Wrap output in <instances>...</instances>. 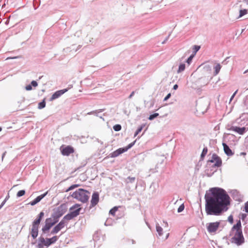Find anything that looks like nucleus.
I'll list each match as a JSON object with an SVG mask.
<instances>
[{
	"label": "nucleus",
	"mask_w": 248,
	"mask_h": 248,
	"mask_svg": "<svg viewBox=\"0 0 248 248\" xmlns=\"http://www.w3.org/2000/svg\"><path fill=\"white\" fill-rule=\"evenodd\" d=\"M46 106V101L45 99H44L43 100L39 103L38 108L39 109H42L45 108Z\"/></svg>",
	"instance_id": "5701e85b"
},
{
	"label": "nucleus",
	"mask_w": 248,
	"mask_h": 248,
	"mask_svg": "<svg viewBox=\"0 0 248 248\" xmlns=\"http://www.w3.org/2000/svg\"><path fill=\"white\" fill-rule=\"evenodd\" d=\"M230 130L233 131H234L240 135H243L246 131V128L243 127H239L237 126H232Z\"/></svg>",
	"instance_id": "ddd939ff"
},
{
	"label": "nucleus",
	"mask_w": 248,
	"mask_h": 248,
	"mask_svg": "<svg viewBox=\"0 0 248 248\" xmlns=\"http://www.w3.org/2000/svg\"><path fill=\"white\" fill-rule=\"evenodd\" d=\"M89 194L90 192L88 191L80 188L74 192L72 194V197L82 202L85 203L89 200Z\"/></svg>",
	"instance_id": "7ed1b4c3"
},
{
	"label": "nucleus",
	"mask_w": 248,
	"mask_h": 248,
	"mask_svg": "<svg viewBox=\"0 0 248 248\" xmlns=\"http://www.w3.org/2000/svg\"><path fill=\"white\" fill-rule=\"evenodd\" d=\"M69 88H68V89H63V90H59V91H56L55 93H54L53 94V95H52V96H51V97L50 98V100H55V99L58 98V97L61 96L62 94L64 93L65 92H67L68 90H69Z\"/></svg>",
	"instance_id": "9b49d317"
},
{
	"label": "nucleus",
	"mask_w": 248,
	"mask_h": 248,
	"mask_svg": "<svg viewBox=\"0 0 248 248\" xmlns=\"http://www.w3.org/2000/svg\"><path fill=\"white\" fill-rule=\"evenodd\" d=\"M185 69V64L184 63L181 64L179 66L178 72H181L184 71Z\"/></svg>",
	"instance_id": "c756f323"
},
{
	"label": "nucleus",
	"mask_w": 248,
	"mask_h": 248,
	"mask_svg": "<svg viewBox=\"0 0 248 248\" xmlns=\"http://www.w3.org/2000/svg\"><path fill=\"white\" fill-rule=\"evenodd\" d=\"M121 125L120 124H116L113 126V129L115 131H119L121 129Z\"/></svg>",
	"instance_id": "7c9ffc66"
},
{
	"label": "nucleus",
	"mask_w": 248,
	"mask_h": 248,
	"mask_svg": "<svg viewBox=\"0 0 248 248\" xmlns=\"http://www.w3.org/2000/svg\"><path fill=\"white\" fill-rule=\"evenodd\" d=\"M205 210L208 215L219 216L226 211L230 204V198L223 189L211 188L205 195Z\"/></svg>",
	"instance_id": "f257e3e1"
},
{
	"label": "nucleus",
	"mask_w": 248,
	"mask_h": 248,
	"mask_svg": "<svg viewBox=\"0 0 248 248\" xmlns=\"http://www.w3.org/2000/svg\"><path fill=\"white\" fill-rule=\"evenodd\" d=\"M25 194V190H20L17 193V196L19 197H21L23 195H24Z\"/></svg>",
	"instance_id": "473e14b6"
},
{
	"label": "nucleus",
	"mask_w": 248,
	"mask_h": 248,
	"mask_svg": "<svg viewBox=\"0 0 248 248\" xmlns=\"http://www.w3.org/2000/svg\"><path fill=\"white\" fill-rule=\"evenodd\" d=\"M171 96V94L170 93L164 98V101L167 100Z\"/></svg>",
	"instance_id": "c03bdc74"
},
{
	"label": "nucleus",
	"mask_w": 248,
	"mask_h": 248,
	"mask_svg": "<svg viewBox=\"0 0 248 248\" xmlns=\"http://www.w3.org/2000/svg\"><path fill=\"white\" fill-rule=\"evenodd\" d=\"M81 210V208L80 207V205L78 203L73 205L69 209L71 213H73L76 215H75V217H77L79 214Z\"/></svg>",
	"instance_id": "9d476101"
},
{
	"label": "nucleus",
	"mask_w": 248,
	"mask_h": 248,
	"mask_svg": "<svg viewBox=\"0 0 248 248\" xmlns=\"http://www.w3.org/2000/svg\"><path fill=\"white\" fill-rule=\"evenodd\" d=\"M212 163H215V166L216 167H220L222 165V160L221 158L216 154H213L211 159L209 161Z\"/></svg>",
	"instance_id": "1a4fd4ad"
},
{
	"label": "nucleus",
	"mask_w": 248,
	"mask_h": 248,
	"mask_svg": "<svg viewBox=\"0 0 248 248\" xmlns=\"http://www.w3.org/2000/svg\"><path fill=\"white\" fill-rule=\"evenodd\" d=\"M99 194L97 192H94L93 194L92 199L91 201V205L92 206L96 205L99 202Z\"/></svg>",
	"instance_id": "f8f14e48"
},
{
	"label": "nucleus",
	"mask_w": 248,
	"mask_h": 248,
	"mask_svg": "<svg viewBox=\"0 0 248 248\" xmlns=\"http://www.w3.org/2000/svg\"><path fill=\"white\" fill-rule=\"evenodd\" d=\"M2 130V128L1 127H0V131H1Z\"/></svg>",
	"instance_id": "864d4df0"
},
{
	"label": "nucleus",
	"mask_w": 248,
	"mask_h": 248,
	"mask_svg": "<svg viewBox=\"0 0 248 248\" xmlns=\"http://www.w3.org/2000/svg\"><path fill=\"white\" fill-rule=\"evenodd\" d=\"M248 71V70H246V71H245L244 73H247Z\"/></svg>",
	"instance_id": "3c124183"
},
{
	"label": "nucleus",
	"mask_w": 248,
	"mask_h": 248,
	"mask_svg": "<svg viewBox=\"0 0 248 248\" xmlns=\"http://www.w3.org/2000/svg\"><path fill=\"white\" fill-rule=\"evenodd\" d=\"M159 115V114L157 113H154V114H152L150 115L149 117V120H152L155 118L157 117Z\"/></svg>",
	"instance_id": "2f4dec72"
},
{
	"label": "nucleus",
	"mask_w": 248,
	"mask_h": 248,
	"mask_svg": "<svg viewBox=\"0 0 248 248\" xmlns=\"http://www.w3.org/2000/svg\"><path fill=\"white\" fill-rule=\"evenodd\" d=\"M61 153L63 155L68 156L75 152L74 148L70 145H62L60 147Z\"/></svg>",
	"instance_id": "0eeeda50"
},
{
	"label": "nucleus",
	"mask_w": 248,
	"mask_h": 248,
	"mask_svg": "<svg viewBox=\"0 0 248 248\" xmlns=\"http://www.w3.org/2000/svg\"><path fill=\"white\" fill-rule=\"evenodd\" d=\"M144 126V125H142L140 127H139V128L137 129V130L136 131L134 134L135 137H136L139 134V133L141 131Z\"/></svg>",
	"instance_id": "c85d7f7f"
},
{
	"label": "nucleus",
	"mask_w": 248,
	"mask_h": 248,
	"mask_svg": "<svg viewBox=\"0 0 248 248\" xmlns=\"http://www.w3.org/2000/svg\"><path fill=\"white\" fill-rule=\"evenodd\" d=\"M80 186V185L75 184L71 186L67 190H66V192H68L70 190H73V189L78 187Z\"/></svg>",
	"instance_id": "a878e982"
},
{
	"label": "nucleus",
	"mask_w": 248,
	"mask_h": 248,
	"mask_svg": "<svg viewBox=\"0 0 248 248\" xmlns=\"http://www.w3.org/2000/svg\"><path fill=\"white\" fill-rule=\"evenodd\" d=\"M221 65L219 63H217L215 67H214V69H215V74L214 75L216 76L217 75V74H218L220 69H221Z\"/></svg>",
	"instance_id": "412c9836"
},
{
	"label": "nucleus",
	"mask_w": 248,
	"mask_h": 248,
	"mask_svg": "<svg viewBox=\"0 0 248 248\" xmlns=\"http://www.w3.org/2000/svg\"><path fill=\"white\" fill-rule=\"evenodd\" d=\"M222 145L223 146L224 152L227 155L231 156L233 155V153L226 143H223Z\"/></svg>",
	"instance_id": "dca6fc26"
},
{
	"label": "nucleus",
	"mask_w": 248,
	"mask_h": 248,
	"mask_svg": "<svg viewBox=\"0 0 248 248\" xmlns=\"http://www.w3.org/2000/svg\"><path fill=\"white\" fill-rule=\"evenodd\" d=\"M184 204H182L178 208V212L180 213V212H181L182 211H183L184 209Z\"/></svg>",
	"instance_id": "f704fd0d"
},
{
	"label": "nucleus",
	"mask_w": 248,
	"mask_h": 248,
	"mask_svg": "<svg viewBox=\"0 0 248 248\" xmlns=\"http://www.w3.org/2000/svg\"><path fill=\"white\" fill-rule=\"evenodd\" d=\"M239 13V17H242L248 13V10L247 9L241 10H240Z\"/></svg>",
	"instance_id": "cd10ccee"
},
{
	"label": "nucleus",
	"mask_w": 248,
	"mask_h": 248,
	"mask_svg": "<svg viewBox=\"0 0 248 248\" xmlns=\"http://www.w3.org/2000/svg\"><path fill=\"white\" fill-rule=\"evenodd\" d=\"M207 152H208L207 148L206 147L204 148L202 150V152L201 154V157L202 159H203L204 158V157L205 156V155L207 154Z\"/></svg>",
	"instance_id": "bb28decb"
},
{
	"label": "nucleus",
	"mask_w": 248,
	"mask_h": 248,
	"mask_svg": "<svg viewBox=\"0 0 248 248\" xmlns=\"http://www.w3.org/2000/svg\"><path fill=\"white\" fill-rule=\"evenodd\" d=\"M76 215L75 214H74L73 213H71L70 212V213L67 214L66 215H65L63 219L64 221L65 219L66 220H71L72 219H73V218L75 217V216Z\"/></svg>",
	"instance_id": "aec40b11"
},
{
	"label": "nucleus",
	"mask_w": 248,
	"mask_h": 248,
	"mask_svg": "<svg viewBox=\"0 0 248 248\" xmlns=\"http://www.w3.org/2000/svg\"><path fill=\"white\" fill-rule=\"evenodd\" d=\"M230 236L232 237V242L234 243L237 246H240L244 243L245 238L243 235L241 222L240 219L237 220L236 224L232 228Z\"/></svg>",
	"instance_id": "f03ea898"
},
{
	"label": "nucleus",
	"mask_w": 248,
	"mask_h": 248,
	"mask_svg": "<svg viewBox=\"0 0 248 248\" xmlns=\"http://www.w3.org/2000/svg\"><path fill=\"white\" fill-rule=\"evenodd\" d=\"M238 90H236L234 93L233 94H232V95L231 96V98L230 99V101H231L232 99L233 98V97H234V96L235 95V94H236Z\"/></svg>",
	"instance_id": "a18cd8bd"
},
{
	"label": "nucleus",
	"mask_w": 248,
	"mask_h": 248,
	"mask_svg": "<svg viewBox=\"0 0 248 248\" xmlns=\"http://www.w3.org/2000/svg\"><path fill=\"white\" fill-rule=\"evenodd\" d=\"M59 232L56 229V228H54L53 230L51 232V234H54L58 233Z\"/></svg>",
	"instance_id": "e433bc0d"
},
{
	"label": "nucleus",
	"mask_w": 248,
	"mask_h": 248,
	"mask_svg": "<svg viewBox=\"0 0 248 248\" xmlns=\"http://www.w3.org/2000/svg\"><path fill=\"white\" fill-rule=\"evenodd\" d=\"M245 211L248 213V201L245 203Z\"/></svg>",
	"instance_id": "a19ab883"
},
{
	"label": "nucleus",
	"mask_w": 248,
	"mask_h": 248,
	"mask_svg": "<svg viewBox=\"0 0 248 248\" xmlns=\"http://www.w3.org/2000/svg\"><path fill=\"white\" fill-rule=\"evenodd\" d=\"M59 237L57 236H54L50 238L45 239L44 237H40L39 238V243L38 244V248H44V246L49 247L52 244L55 243L58 240Z\"/></svg>",
	"instance_id": "20e7f679"
},
{
	"label": "nucleus",
	"mask_w": 248,
	"mask_h": 248,
	"mask_svg": "<svg viewBox=\"0 0 248 248\" xmlns=\"http://www.w3.org/2000/svg\"><path fill=\"white\" fill-rule=\"evenodd\" d=\"M134 94V92H132L129 96V98H131Z\"/></svg>",
	"instance_id": "8fccbe9b"
},
{
	"label": "nucleus",
	"mask_w": 248,
	"mask_h": 248,
	"mask_svg": "<svg viewBox=\"0 0 248 248\" xmlns=\"http://www.w3.org/2000/svg\"><path fill=\"white\" fill-rule=\"evenodd\" d=\"M228 221L230 223L232 224L233 222V219L232 216H230L228 217Z\"/></svg>",
	"instance_id": "c9c22d12"
},
{
	"label": "nucleus",
	"mask_w": 248,
	"mask_h": 248,
	"mask_svg": "<svg viewBox=\"0 0 248 248\" xmlns=\"http://www.w3.org/2000/svg\"><path fill=\"white\" fill-rule=\"evenodd\" d=\"M156 231L157 232L158 235L161 236L162 234V228L158 225V224L156 225Z\"/></svg>",
	"instance_id": "b1692460"
},
{
	"label": "nucleus",
	"mask_w": 248,
	"mask_h": 248,
	"mask_svg": "<svg viewBox=\"0 0 248 248\" xmlns=\"http://www.w3.org/2000/svg\"><path fill=\"white\" fill-rule=\"evenodd\" d=\"M5 202H6V199L2 202V203L0 205V208H1L3 206V205L5 204Z\"/></svg>",
	"instance_id": "de8ad7c7"
},
{
	"label": "nucleus",
	"mask_w": 248,
	"mask_h": 248,
	"mask_svg": "<svg viewBox=\"0 0 248 248\" xmlns=\"http://www.w3.org/2000/svg\"><path fill=\"white\" fill-rule=\"evenodd\" d=\"M57 222V220L52 221L50 218L46 219V224L42 228L43 232L44 233L47 232Z\"/></svg>",
	"instance_id": "6e6552de"
},
{
	"label": "nucleus",
	"mask_w": 248,
	"mask_h": 248,
	"mask_svg": "<svg viewBox=\"0 0 248 248\" xmlns=\"http://www.w3.org/2000/svg\"><path fill=\"white\" fill-rule=\"evenodd\" d=\"M136 141H134L133 142H132L128 145L127 147L125 148H120L116 151L113 152L112 153L109 154V156L110 157H116L119 156L122 153L127 151L128 149L132 147L135 144Z\"/></svg>",
	"instance_id": "39448f33"
},
{
	"label": "nucleus",
	"mask_w": 248,
	"mask_h": 248,
	"mask_svg": "<svg viewBox=\"0 0 248 248\" xmlns=\"http://www.w3.org/2000/svg\"><path fill=\"white\" fill-rule=\"evenodd\" d=\"M201 47L199 46H194L193 47V52L194 53V55L197 53V52L200 49Z\"/></svg>",
	"instance_id": "72a5a7b5"
},
{
	"label": "nucleus",
	"mask_w": 248,
	"mask_h": 248,
	"mask_svg": "<svg viewBox=\"0 0 248 248\" xmlns=\"http://www.w3.org/2000/svg\"><path fill=\"white\" fill-rule=\"evenodd\" d=\"M41 220H40V219L37 218L33 222L32 226H35V227H37L38 228L39 225L40 223Z\"/></svg>",
	"instance_id": "393cba45"
},
{
	"label": "nucleus",
	"mask_w": 248,
	"mask_h": 248,
	"mask_svg": "<svg viewBox=\"0 0 248 248\" xmlns=\"http://www.w3.org/2000/svg\"><path fill=\"white\" fill-rule=\"evenodd\" d=\"M65 207V206L64 204H62L58 208V217L62 216L65 212L66 209Z\"/></svg>",
	"instance_id": "a211bd4d"
},
{
	"label": "nucleus",
	"mask_w": 248,
	"mask_h": 248,
	"mask_svg": "<svg viewBox=\"0 0 248 248\" xmlns=\"http://www.w3.org/2000/svg\"><path fill=\"white\" fill-rule=\"evenodd\" d=\"M26 89L27 91L31 90L32 89L31 85H27V86L26 87Z\"/></svg>",
	"instance_id": "37998d69"
},
{
	"label": "nucleus",
	"mask_w": 248,
	"mask_h": 248,
	"mask_svg": "<svg viewBox=\"0 0 248 248\" xmlns=\"http://www.w3.org/2000/svg\"><path fill=\"white\" fill-rule=\"evenodd\" d=\"M44 215V214L43 212H41L40 213L38 218L40 219V220L42 219V217H43Z\"/></svg>",
	"instance_id": "58836bf2"
},
{
	"label": "nucleus",
	"mask_w": 248,
	"mask_h": 248,
	"mask_svg": "<svg viewBox=\"0 0 248 248\" xmlns=\"http://www.w3.org/2000/svg\"><path fill=\"white\" fill-rule=\"evenodd\" d=\"M47 194V191L45 193L37 197L33 201L30 202L29 204L32 206L34 205L35 204L39 202L44 197H45V196H46Z\"/></svg>",
	"instance_id": "2eb2a0df"
},
{
	"label": "nucleus",
	"mask_w": 248,
	"mask_h": 248,
	"mask_svg": "<svg viewBox=\"0 0 248 248\" xmlns=\"http://www.w3.org/2000/svg\"><path fill=\"white\" fill-rule=\"evenodd\" d=\"M31 234L33 239L36 238L38 234V228L35 226H32Z\"/></svg>",
	"instance_id": "f3484780"
},
{
	"label": "nucleus",
	"mask_w": 248,
	"mask_h": 248,
	"mask_svg": "<svg viewBox=\"0 0 248 248\" xmlns=\"http://www.w3.org/2000/svg\"><path fill=\"white\" fill-rule=\"evenodd\" d=\"M47 194V191L45 193L37 197L33 201L30 202L29 204L32 206L34 205L35 204L39 202L44 197H45V196H46Z\"/></svg>",
	"instance_id": "4468645a"
},
{
	"label": "nucleus",
	"mask_w": 248,
	"mask_h": 248,
	"mask_svg": "<svg viewBox=\"0 0 248 248\" xmlns=\"http://www.w3.org/2000/svg\"><path fill=\"white\" fill-rule=\"evenodd\" d=\"M31 84L33 87H36L38 85V84L36 81L33 80L31 82Z\"/></svg>",
	"instance_id": "ea45409f"
},
{
	"label": "nucleus",
	"mask_w": 248,
	"mask_h": 248,
	"mask_svg": "<svg viewBox=\"0 0 248 248\" xmlns=\"http://www.w3.org/2000/svg\"><path fill=\"white\" fill-rule=\"evenodd\" d=\"M65 225V222L63 220H62L58 224H57L54 228L59 232L61 229L64 227Z\"/></svg>",
	"instance_id": "6ab92c4d"
},
{
	"label": "nucleus",
	"mask_w": 248,
	"mask_h": 248,
	"mask_svg": "<svg viewBox=\"0 0 248 248\" xmlns=\"http://www.w3.org/2000/svg\"><path fill=\"white\" fill-rule=\"evenodd\" d=\"M44 215V214L43 212H41L40 213L38 218L40 219V220L42 219V217H43Z\"/></svg>",
	"instance_id": "4c0bfd02"
},
{
	"label": "nucleus",
	"mask_w": 248,
	"mask_h": 248,
	"mask_svg": "<svg viewBox=\"0 0 248 248\" xmlns=\"http://www.w3.org/2000/svg\"><path fill=\"white\" fill-rule=\"evenodd\" d=\"M242 155H246V153H242Z\"/></svg>",
	"instance_id": "603ef678"
},
{
	"label": "nucleus",
	"mask_w": 248,
	"mask_h": 248,
	"mask_svg": "<svg viewBox=\"0 0 248 248\" xmlns=\"http://www.w3.org/2000/svg\"><path fill=\"white\" fill-rule=\"evenodd\" d=\"M178 87V85H177V84H175V85H174L173 86V89L174 90H176V89H177Z\"/></svg>",
	"instance_id": "09e8293b"
},
{
	"label": "nucleus",
	"mask_w": 248,
	"mask_h": 248,
	"mask_svg": "<svg viewBox=\"0 0 248 248\" xmlns=\"http://www.w3.org/2000/svg\"><path fill=\"white\" fill-rule=\"evenodd\" d=\"M193 56H194V55H191V56H190L188 58V59H187V62L188 63H189L191 62V60H192V58H193Z\"/></svg>",
	"instance_id": "79ce46f5"
},
{
	"label": "nucleus",
	"mask_w": 248,
	"mask_h": 248,
	"mask_svg": "<svg viewBox=\"0 0 248 248\" xmlns=\"http://www.w3.org/2000/svg\"><path fill=\"white\" fill-rule=\"evenodd\" d=\"M220 225V221L209 223L206 225L207 230L211 234L215 233L218 229Z\"/></svg>",
	"instance_id": "423d86ee"
},
{
	"label": "nucleus",
	"mask_w": 248,
	"mask_h": 248,
	"mask_svg": "<svg viewBox=\"0 0 248 248\" xmlns=\"http://www.w3.org/2000/svg\"><path fill=\"white\" fill-rule=\"evenodd\" d=\"M128 179L130 180V181L131 182L134 181L135 180V177H129L128 178Z\"/></svg>",
	"instance_id": "49530a36"
},
{
	"label": "nucleus",
	"mask_w": 248,
	"mask_h": 248,
	"mask_svg": "<svg viewBox=\"0 0 248 248\" xmlns=\"http://www.w3.org/2000/svg\"><path fill=\"white\" fill-rule=\"evenodd\" d=\"M118 209V207L115 206L109 211V213L113 216H115V213L117 211Z\"/></svg>",
	"instance_id": "4be33fe9"
}]
</instances>
